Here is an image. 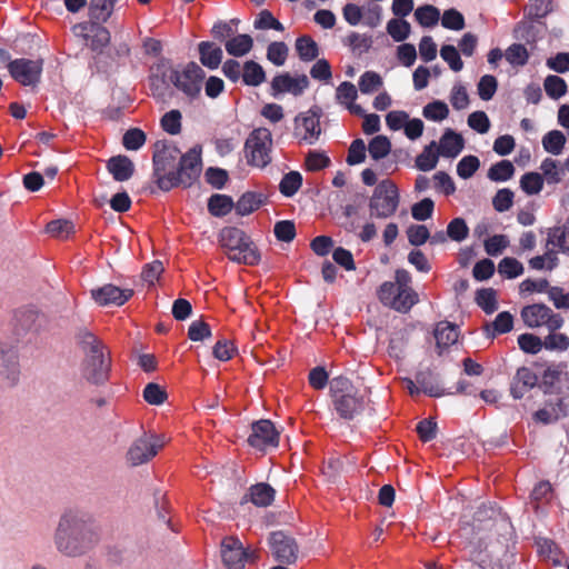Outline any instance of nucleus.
Listing matches in <instances>:
<instances>
[{
	"label": "nucleus",
	"instance_id": "nucleus-39",
	"mask_svg": "<svg viewBox=\"0 0 569 569\" xmlns=\"http://www.w3.org/2000/svg\"><path fill=\"white\" fill-rule=\"evenodd\" d=\"M274 498V490L267 483H258L250 488V500L258 507L269 506Z\"/></svg>",
	"mask_w": 569,
	"mask_h": 569
},
{
	"label": "nucleus",
	"instance_id": "nucleus-44",
	"mask_svg": "<svg viewBox=\"0 0 569 569\" xmlns=\"http://www.w3.org/2000/svg\"><path fill=\"white\" fill-rule=\"evenodd\" d=\"M476 302L487 315H492L498 309L497 293L491 288L478 290Z\"/></svg>",
	"mask_w": 569,
	"mask_h": 569
},
{
	"label": "nucleus",
	"instance_id": "nucleus-2",
	"mask_svg": "<svg viewBox=\"0 0 569 569\" xmlns=\"http://www.w3.org/2000/svg\"><path fill=\"white\" fill-rule=\"evenodd\" d=\"M77 342L83 353L81 375L90 383L102 385L109 378L111 358L108 348L94 333L79 329Z\"/></svg>",
	"mask_w": 569,
	"mask_h": 569
},
{
	"label": "nucleus",
	"instance_id": "nucleus-1",
	"mask_svg": "<svg viewBox=\"0 0 569 569\" xmlns=\"http://www.w3.org/2000/svg\"><path fill=\"white\" fill-rule=\"evenodd\" d=\"M98 535L87 513L78 509L64 510L53 531L56 550L68 558H79L98 543Z\"/></svg>",
	"mask_w": 569,
	"mask_h": 569
},
{
	"label": "nucleus",
	"instance_id": "nucleus-64",
	"mask_svg": "<svg viewBox=\"0 0 569 569\" xmlns=\"http://www.w3.org/2000/svg\"><path fill=\"white\" fill-rule=\"evenodd\" d=\"M547 350L566 351L569 348V337L565 333L550 331L543 340Z\"/></svg>",
	"mask_w": 569,
	"mask_h": 569
},
{
	"label": "nucleus",
	"instance_id": "nucleus-23",
	"mask_svg": "<svg viewBox=\"0 0 569 569\" xmlns=\"http://www.w3.org/2000/svg\"><path fill=\"white\" fill-rule=\"evenodd\" d=\"M199 59L202 66L210 70L217 69L223 58L222 49L211 41H202L198 44Z\"/></svg>",
	"mask_w": 569,
	"mask_h": 569
},
{
	"label": "nucleus",
	"instance_id": "nucleus-41",
	"mask_svg": "<svg viewBox=\"0 0 569 569\" xmlns=\"http://www.w3.org/2000/svg\"><path fill=\"white\" fill-rule=\"evenodd\" d=\"M415 18L420 26L431 28L438 23L440 11L431 4H425L416 9Z\"/></svg>",
	"mask_w": 569,
	"mask_h": 569
},
{
	"label": "nucleus",
	"instance_id": "nucleus-4",
	"mask_svg": "<svg viewBox=\"0 0 569 569\" xmlns=\"http://www.w3.org/2000/svg\"><path fill=\"white\" fill-rule=\"evenodd\" d=\"M219 240L231 261L248 266H254L260 261L256 244L243 230L234 227L224 228Z\"/></svg>",
	"mask_w": 569,
	"mask_h": 569
},
{
	"label": "nucleus",
	"instance_id": "nucleus-18",
	"mask_svg": "<svg viewBox=\"0 0 569 569\" xmlns=\"http://www.w3.org/2000/svg\"><path fill=\"white\" fill-rule=\"evenodd\" d=\"M73 33L77 37H82L86 40V44L93 50H99L107 46L110 40L109 31L99 26L98 22L79 23L73 27Z\"/></svg>",
	"mask_w": 569,
	"mask_h": 569
},
{
	"label": "nucleus",
	"instance_id": "nucleus-9",
	"mask_svg": "<svg viewBox=\"0 0 569 569\" xmlns=\"http://www.w3.org/2000/svg\"><path fill=\"white\" fill-rule=\"evenodd\" d=\"M272 142V134L269 129H254L244 143L247 163L259 169L266 168L271 162Z\"/></svg>",
	"mask_w": 569,
	"mask_h": 569
},
{
	"label": "nucleus",
	"instance_id": "nucleus-60",
	"mask_svg": "<svg viewBox=\"0 0 569 569\" xmlns=\"http://www.w3.org/2000/svg\"><path fill=\"white\" fill-rule=\"evenodd\" d=\"M518 345L523 352L531 355L540 352L545 347L543 341L539 337L531 333L520 335L518 337Z\"/></svg>",
	"mask_w": 569,
	"mask_h": 569
},
{
	"label": "nucleus",
	"instance_id": "nucleus-58",
	"mask_svg": "<svg viewBox=\"0 0 569 569\" xmlns=\"http://www.w3.org/2000/svg\"><path fill=\"white\" fill-rule=\"evenodd\" d=\"M345 43L350 47L353 52H366L371 48L372 39L370 36L351 32L347 36Z\"/></svg>",
	"mask_w": 569,
	"mask_h": 569
},
{
	"label": "nucleus",
	"instance_id": "nucleus-8",
	"mask_svg": "<svg viewBox=\"0 0 569 569\" xmlns=\"http://www.w3.org/2000/svg\"><path fill=\"white\" fill-rule=\"evenodd\" d=\"M206 73L196 62H189L182 68L169 70V81L190 101L200 97Z\"/></svg>",
	"mask_w": 569,
	"mask_h": 569
},
{
	"label": "nucleus",
	"instance_id": "nucleus-53",
	"mask_svg": "<svg viewBox=\"0 0 569 569\" xmlns=\"http://www.w3.org/2000/svg\"><path fill=\"white\" fill-rule=\"evenodd\" d=\"M422 114L428 120L442 121L448 117L449 108L443 101L436 100L423 107Z\"/></svg>",
	"mask_w": 569,
	"mask_h": 569
},
{
	"label": "nucleus",
	"instance_id": "nucleus-21",
	"mask_svg": "<svg viewBox=\"0 0 569 569\" xmlns=\"http://www.w3.org/2000/svg\"><path fill=\"white\" fill-rule=\"evenodd\" d=\"M358 98V91L353 83L349 81L341 82L336 90L337 102L343 106L350 113L363 116V109L355 101Z\"/></svg>",
	"mask_w": 569,
	"mask_h": 569
},
{
	"label": "nucleus",
	"instance_id": "nucleus-46",
	"mask_svg": "<svg viewBox=\"0 0 569 569\" xmlns=\"http://www.w3.org/2000/svg\"><path fill=\"white\" fill-rule=\"evenodd\" d=\"M391 150L390 140L386 136H376L368 144L369 156L373 160H380L389 154Z\"/></svg>",
	"mask_w": 569,
	"mask_h": 569
},
{
	"label": "nucleus",
	"instance_id": "nucleus-59",
	"mask_svg": "<svg viewBox=\"0 0 569 569\" xmlns=\"http://www.w3.org/2000/svg\"><path fill=\"white\" fill-rule=\"evenodd\" d=\"M559 263V259L555 251H548L542 256H536L529 260V266L535 270H552Z\"/></svg>",
	"mask_w": 569,
	"mask_h": 569
},
{
	"label": "nucleus",
	"instance_id": "nucleus-42",
	"mask_svg": "<svg viewBox=\"0 0 569 569\" xmlns=\"http://www.w3.org/2000/svg\"><path fill=\"white\" fill-rule=\"evenodd\" d=\"M383 84L382 78L375 71L363 72L358 81V87L361 93L370 94L379 90Z\"/></svg>",
	"mask_w": 569,
	"mask_h": 569
},
{
	"label": "nucleus",
	"instance_id": "nucleus-56",
	"mask_svg": "<svg viewBox=\"0 0 569 569\" xmlns=\"http://www.w3.org/2000/svg\"><path fill=\"white\" fill-rule=\"evenodd\" d=\"M506 59L512 66H525L529 59V52L523 44L513 43L506 50Z\"/></svg>",
	"mask_w": 569,
	"mask_h": 569
},
{
	"label": "nucleus",
	"instance_id": "nucleus-20",
	"mask_svg": "<svg viewBox=\"0 0 569 569\" xmlns=\"http://www.w3.org/2000/svg\"><path fill=\"white\" fill-rule=\"evenodd\" d=\"M538 376L528 367L517 369L510 386V393L513 399H521L523 396L536 387Z\"/></svg>",
	"mask_w": 569,
	"mask_h": 569
},
{
	"label": "nucleus",
	"instance_id": "nucleus-57",
	"mask_svg": "<svg viewBox=\"0 0 569 569\" xmlns=\"http://www.w3.org/2000/svg\"><path fill=\"white\" fill-rule=\"evenodd\" d=\"M498 88L497 79L491 74H485L480 78L477 90L481 100L489 101L495 96Z\"/></svg>",
	"mask_w": 569,
	"mask_h": 569
},
{
	"label": "nucleus",
	"instance_id": "nucleus-15",
	"mask_svg": "<svg viewBox=\"0 0 569 569\" xmlns=\"http://www.w3.org/2000/svg\"><path fill=\"white\" fill-rule=\"evenodd\" d=\"M269 543L277 561L290 565L297 560L298 546L291 537L281 531L272 532Z\"/></svg>",
	"mask_w": 569,
	"mask_h": 569
},
{
	"label": "nucleus",
	"instance_id": "nucleus-28",
	"mask_svg": "<svg viewBox=\"0 0 569 569\" xmlns=\"http://www.w3.org/2000/svg\"><path fill=\"white\" fill-rule=\"evenodd\" d=\"M513 328V317L508 311H502L497 315L491 323H486L483 331L488 338H493L497 335H503L511 331Z\"/></svg>",
	"mask_w": 569,
	"mask_h": 569
},
{
	"label": "nucleus",
	"instance_id": "nucleus-24",
	"mask_svg": "<svg viewBox=\"0 0 569 569\" xmlns=\"http://www.w3.org/2000/svg\"><path fill=\"white\" fill-rule=\"evenodd\" d=\"M107 169L116 181H127L132 177L134 166L128 157L116 156L108 160Z\"/></svg>",
	"mask_w": 569,
	"mask_h": 569
},
{
	"label": "nucleus",
	"instance_id": "nucleus-36",
	"mask_svg": "<svg viewBox=\"0 0 569 569\" xmlns=\"http://www.w3.org/2000/svg\"><path fill=\"white\" fill-rule=\"evenodd\" d=\"M458 337V328L449 322H440L436 327L435 338L438 347H449L457 342Z\"/></svg>",
	"mask_w": 569,
	"mask_h": 569
},
{
	"label": "nucleus",
	"instance_id": "nucleus-52",
	"mask_svg": "<svg viewBox=\"0 0 569 569\" xmlns=\"http://www.w3.org/2000/svg\"><path fill=\"white\" fill-rule=\"evenodd\" d=\"M288 52L289 49L284 42L274 41L271 42L267 48V59L272 64L280 67L284 64L288 57Z\"/></svg>",
	"mask_w": 569,
	"mask_h": 569
},
{
	"label": "nucleus",
	"instance_id": "nucleus-17",
	"mask_svg": "<svg viewBox=\"0 0 569 569\" xmlns=\"http://www.w3.org/2000/svg\"><path fill=\"white\" fill-rule=\"evenodd\" d=\"M180 181L183 187H190L200 176L201 172V150L197 148L190 149L180 158L178 168Z\"/></svg>",
	"mask_w": 569,
	"mask_h": 569
},
{
	"label": "nucleus",
	"instance_id": "nucleus-54",
	"mask_svg": "<svg viewBox=\"0 0 569 569\" xmlns=\"http://www.w3.org/2000/svg\"><path fill=\"white\" fill-rule=\"evenodd\" d=\"M510 241L506 234H495L485 240V251L488 256H500L509 246Z\"/></svg>",
	"mask_w": 569,
	"mask_h": 569
},
{
	"label": "nucleus",
	"instance_id": "nucleus-47",
	"mask_svg": "<svg viewBox=\"0 0 569 569\" xmlns=\"http://www.w3.org/2000/svg\"><path fill=\"white\" fill-rule=\"evenodd\" d=\"M410 31L409 22L403 19H391L387 23V32L396 42L405 41Z\"/></svg>",
	"mask_w": 569,
	"mask_h": 569
},
{
	"label": "nucleus",
	"instance_id": "nucleus-61",
	"mask_svg": "<svg viewBox=\"0 0 569 569\" xmlns=\"http://www.w3.org/2000/svg\"><path fill=\"white\" fill-rule=\"evenodd\" d=\"M181 112L170 110L161 118V127L169 134H178L181 131Z\"/></svg>",
	"mask_w": 569,
	"mask_h": 569
},
{
	"label": "nucleus",
	"instance_id": "nucleus-48",
	"mask_svg": "<svg viewBox=\"0 0 569 569\" xmlns=\"http://www.w3.org/2000/svg\"><path fill=\"white\" fill-rule=\"evenodd\" d=\"M543 187V178L538 172H527L520 179V188L526 194H538Z\"/></svg>",
	"mask_w": 569,
	"mask_h": 569
},
{
	"label": "nucleus",
	"instance_id": "nucleus-40",
	"mask_svg": "<svg viewBox=\"0 0 569 569\" xmlns=\"http://www.w3.org/2000/svg\"><path fill=\"white\" fill-rule=\"evenodd\" d=\"M296 50L302 61H312L319 53L317 42L308 36L299 37L296 40Z\"/></svg>",
	"mask_w": 569,
	"mask_h": 569
},
{
	"label": "nucleus",
	"instance_id": "nucleus-26",
	"mask_svg": "<svg viewBox=\"0 0 569 569\" xmlns=\"http://www.w3.org/2000/svg\"><path fill=\"white\" fill-rule=\"evenodd\" d=\"M0 360H2L1 373L10 385L17 383L20 375L18 357L13 351H6L0 341Z\"/></svg>",
	"mask_w": 569,
	"mask_h": 569
},
{
	"label": "nucleus",
	"instance_id": "nucleus-33",
	"mask_svg": "<svg viewBox=\"0 0 569 569\" xmlns=\"http://www.w3.org/2000/svg\"><path fill=\"white\" fill-rule=\"evenodd\" d=\"M263 203V196L256 192L243 193L234 204L236 212L240 216H248L258 210Z\"/></svg>",
	"mask_w": 569,
	"mask_h": 569
},
{
	"label": "nucleus",
	"instance_id": "nucleus-30",
	"mask_svg": "<svg viewBox=\"0 0 569 569\" xmlns=\"http://www.w3.org/2000/svg\"><path fill=\"white\" fill-rule=\"evenodd\" d=\"M547 243L557 248L558 251L569 254V228L555 226L548 230Z\"/></svg>",
	"mask_w": 569,
	"mask_h": 569
},
{
	"label": "nucleus",
	"instance_id": "nucleus-13",
	"mask_svg": "<svg viewBox=\"0 0 569 569\" xmlns=\"http://www.w3.org/2000/svg\"><path fill=\"white\" fill-rule=\"evenodd\" d=\"M43 62L41 59L19 58L8 64L11 77L22 86H34L39 82Z\"/></svg>",
	"mask_w": 569,
	"mask_h": 569
},
{
	"label": "nucleus",
	"instance_id": "nucleus-49",
	"mask_svg": "<svg viewBox=\"0 0 569 569\" xmlns=\"http://www.w3.org/2000/svg\"><path fill=\"white\" fill-rule=\"evenodd\" d=\"M545 91L551 99H559L567 92L566 81L559 77L550 74L543 82Z\"/></svg>",
	"mask_w": 569,
	"mask_h": 569
},
{
	"label": "nucleus",
	"instance_id": "nucleus-7",
	"mask_svg": "<svg viewBox=\"0 0 569 569\" xmlns=\"http://www.w3.org/2000/svg\"><path fill=\"white\" fill-rule=\"evenodd\" d=\"M399 203V189L395 182L387 179L376 186L368 206L371 217L388 219L397 212Z\"/></svg>",
	"mask_w": 569,
	"mask_h": 569
},
{
	"label": "nucleus",
	"instance_id": "nucleus-6",
	"mask_svg": "<svg viewBox=\"0 0 569 569\" xmlns=\"http://www.w3.org/2000/svg\"><path fill=\"white\" fill-rule=\"evenodd\" d=\"M169 442L164 433L144 431L136 438L126 452V461L131 467L150 462Z\"/></svg>",
	"mask_w": 569,
	"mask_h": 569
},
{
	"label": "nucleus",
	"instance_id": "nucleus-62",
	"mask_svg": "<svg viewBox=\"0 0 569 569\" xmlns=\"http://www.w3.org/2000/svg\"><path fill=\"white\" fill-rule=\"evenodd\" d=\"M441 24L449 30L459 31L465 28V18L456 9H448L441 16Z\"/></svg>",
	"mask_w": 569,
	"mask_h": 569
},
{
	"label": "nucleus",
	"instance_id": "nucleus-63",
	"mask_svg": "<svg viewBox=\"0 0 569 569\" xmlns=\"http://www.w3.org/2000/svg\"><path fill=\"white\" fill-rule=\"evenodd\" d=\"M407 237L410 244L420 247L428 241L430 232L425 224H411L407 229Z\"/></svg>",
	"mask_w": 569,
	"mask_h": 569
},
{
	"label": "nucleus",
	"instance_id": "nucleus-16",
	"mask_svg": "<svg viewBox=\"0 0 569 569\" xmlns=\"http://www.w3.org/2000/svg\"><path fill=\"white\" fill-rule=\"evenodd\" d=\"M133 295L132 289H121L113 284H104L100 288L91 290V298L99 306H122Z\"/></svg>",
	"mask_w": 569,
	"mask_h": 569
},
{
	"label": "nucleus",
	"instance_id": "nucleus-27",
	"mask_svg": "<svg viewBox=\"0 0 569 569\" xmlns=\"http://www.w3.org/2000/svg\"><path fill=\"white\" fill-rule=\"evenodd\" d=\"M566 368V363L560 362L551 363L545 369L541 376V382L545 388V392H552L558 388L562 377L567 375Z\"/></svg>",
	"mask_w": 569,
	"mask_h": 569
},
{
	"label": "nucleus",
	"instance_id": "nucleus-5",
	"mask_svg": "<svg viewBox=\"0 0 569 569\" xmlns=\"http://www.w3.org/2000/svg\"><path fill=\"white\" fill-rule=\"evenodd\" d=\"M330 392L335 409L342 419H353L365 409V396L347 378H333L330 381Z\"/></svg>",
	"mask_w": 569,
	"mask_h": 569
},
{
	"label": "nucleus",
	"instance_id": "nucleus-22",
	"mask_svg": "<svg viewBox=\"0 0 569 569\" xmlns=\"http://www.w3.org/2000/svg\"><path fill=\"white\" fill-rule=\"evenodd\" d=\"M463 147L462 136L451 129H447L440 138L437 149L440 156L453 159L462 151Z\"/></svg>",
	"mask_w": 569,
	"mask_h": 569
},
{
	"label": "nucleus",
	"instance_id": "nucleus-37",
	"mask_svg": "<svg viewBox=\"0 0 569 569\" xmlns=\"http://www.w3.org/2000/svg\"><path fill=\"white\" fill-rule=\"evenodd\" d=\"M540 170L543 181L548 184H558L562 181L565 172L557 160L546 158L540 164Z\"/></svg>",
	"mask_w": 569,
	"mask_h": 569
},
{
	"label": "nucleus",
	"instance_id": "nucleus-35",
	"mask_svg": "<svg viewBox=\"0 0 569 569\" xmlns=\"http://www.w3.org/2000/svg\"><path fill=\"white\" fill-rule=\"evenodd\" d=\"M439 152L436 141L426 146L422 152L416 158V167L421 171H430L438 163Z\"/></svg>",
	"mask_w": 569,
	"mask_h": 569
},
{
	"label": "nucleus",
	"instance_id": "nucleus-25",
	"mask_svg": "<svg viewBox=\"0 0 569 569\" xmlns=\"http://www.w3.org/2000/svg\"><path fill=\"white\" fill-rule=\"evenodd\" d=\"M224 48L229 56L240 58L252 50L253 39L246 33L236 34L224 41Z\"/></svg>",
	"mask_w": 569,
	"mask_h": 569
},
{
	"label": "nucleus",
	"instance_id": "nucleus-11",
	"mask_svg": "<svg viewBox=\"0 0 569 569\" xmlns=\"http://www.w3.org/2000/svg\"><path fill=\"white\" fill-rule=\"evenodd\" d=\"M521 318L529 328L547 327L549 331H557L563 326V318L555 313L546 305L535 303L521 310Z\"/></svg>",
	"mask_w": 569,
	"mask_h": 569
},
{
	"label": "nucleus",
	"instance_id": "nucleus-29",
	"mask_svg": "<svg viewBox=\"0 0 569 569\" xmlns=\"http://www.w3.org/2000/svg\"><path fill=\"white\" fill-rule=\"evenodd\" d=\"M171 68L164 64H158L152 69L151 74L149 77L150 90L153 92L154 97L162 96L163 92L167 91L169 84V70Z\"/></svg>",
	"mask_w": 569,
	"mask_h": 569
},
{
	"label": "nucleus",
	"instance_id": "nucleus-3",
	"mask_svg": "<svg viewBox=\"0 0 569 569\" xmlns=\"http://www.w3.org/2000/svg\"><path fill=\"white\" fill-rule=\"evenodd\" d=\"M379 300L398 312L407 313L418 303V293L411 287V276L405 269H398L395 281L383 282L378 290Z\"/></svg>",
	"mask_w": 569,
	"mask_h": 569
},
{
	"label": "nucleus",
	"instance_id": "nucleus-38",
	"mask_svg": "<svg viewBox=\"0 0 569 569\" xmlns=\"http://www.w3.org/2000/svg\"><path fill=\"white\" fill-rule=\"evenodd\" d=\"M566 136L559 130H551L542 137L543 149L553 156L562 153L566 144Z\"/></svg>",
	"mask_w": 569,
	"mask_h": 569
},
{
	"label": "nucleus",
	"instance_id": "nucleus-43",
	"mask_svg": "<svg viewBox=\"0 0 569 569\" xmlns=\"http://www.w3.org/2000/svg\"><path fill=\"white\" fill-rule=\"evenodd\" d=\"M515 173V167L509 160H501L493 166L488 171V178L491 181L503 182L509 180Z\"/></svg>",
	"mask_w": 569,
	"mask_h": 569
},
{
	"label": "nucleus",
	"instance_id": "nucleus-19",
	"mask_svg": "<svg viewBox=\"0 0 569 569\" xmlns=\"http://www.w3.org/2000/svg\"><path fill=\"white\" fill-rule=\"evenodd\" d=\"M309 86L306 74L292 77L289 73L276 76L272 79L271 87L277 93L301 94Z\"/></svg>",
	"mask_w": 569,
	"mask_h": 569
},
{
	"label": "nucleus",
	"instance_id": "nucleus-14",
	"mask_svg": "<svg viewBox=\"0 0 569 569\" xmlns=\"http://www.w3.org/2000/svg\"><path fill=\"white\" fill-rule=\"evenodd\" d=\"M248 442L259 450L276 448L279 445V432L270 420L262 419L252 423Z\"/></svg>",
	"mask_w": 569,
	"mask_h": 569
},
{
	"label": "nucleus",
	"instance_id": "nucleus-51",
	"mask_svg": "<svg viewBox=\"0 0 569 569\" xmlns=\"http://www.w3.org/2000/svg\"><path fill=\"white\" fill-rule=\"evenodd\" d=\"M253 27L257 30H276V31H283L284 27L283 24L273 17V14L269 10H262L257 16Z\"/></svg>",
	"mask_w": 569,
	"mask_h": 569
},
{
	"label": "nucleus",
	"instance_id": "nucleus-32",
	"mask_svg": "<svg viewBox=\"0 0 569 569\" xmlns=\"http://www.w3.org/2000/svg\"><path fill=\"white\" fill-rule=\"evenodd\" d=\"M266 80L263 68L256 61L249 60L243 63L242 82L249 87H258Z\"/></svg>",
	"mask_w": 569,
	"mask_h": 569
},
{
	"label": "nucleus",
	"instance_id": "nucleus-12",
	"mask_svg": "<svg viewBox=\"0 0 569 569\" xmlns=\"http://www.w3.org/2000/svg\"><path fill=\"white\" fill-rule=\"evenodd\" d=\"M293 134L300 142L315 144L321 134L320 114L310 109L295 118Z\"/></svg>",
	"mask_w": 569,
	"mask_h": 569
},
{
	"label": "nucleus",
	"instance_id": "nucleus-50",
	"mask_svg": "<svg viewBox=\"0 0 569 569\" xmlns=\"http://www.w3.org/2000/svg\"><path fill=\"white\" fill-rule=\"evenodd\" d=\"M447 236L456 242L465 241L469 236V227L462 218L452 219L447 226Z\"/></svg>",
	"mask_w": 569,
	"mask_h": 569
},
{
	"label": "nucleus",
	"instance_id": "nucleus-10",
	"mask_svg": "<svg viewBox=\"0 0 569 569\" xmlns=\"http://www.w3.org/2000/svg\"><path fill=\"white\" fill-rule=\"evenodd\" d=\"M221 558L227 569H243L247 562L258 559V552L244 548L238 538L227 537L221 542Z\"/></svg>",
	"mask_w": 569,
	"mask_h": 569
},
{
	"label": "nucleus",
	"instance_id": "nucleus-45",
	"mask_svg": "<svg viewBox=\"0 0 569 569\" xmlns=\"http://www.w3.org/2000/svg\"><path fill=\"white\" fill-rule=\"evenodd\" d=\"M301 184L302 176L298 171H290L282 177L279 190L284 197H292L300 189Z\"/></svg>",
	"mask_w": 569,
	"mask_h": 569
},
{
	"label": "nucleus",
	"instance_id": "nucleus-34",
	"mask_svg": "<svg viewBox=\"0 0 569 569\" xmlns=\"http://www.w3.org/2000/svg\"><path fill=\"white\" fill-rule=\"evenodd\" d=\"M233 207L234 202L232 198L227 194L216 193L208 200V210L214 217L227 216Z\"/></svg>",
	"mask_w": 569,
	"mask_h": 569
},
{
	"label": "nucleus",
	"instance_id": "nucleus-31",
	"mask_svg": "<svg viewBox=\"0 0 569 569\" xmlns=\"http://www.w3.org/2000/svg\"><path fill=\"white\" fill-rule=\"evenodd\" d=\"M117 1L118 0H90V18L98 23L106 22L112 14Z\"/></svg>",
	"mask_w": 569,
	"mask_h": 569
},
{
	"label": "nucleus",
	"instance_id": "nucleus-55",
	"mask_svg": "<svg viewBox=\"0 0 569 569\" xmlns=\"http://www.w3.org/2000/svg\"><path fill=\"white\" fill-rule=\"evenodd\" d=\"M498 271L508 279H515L523 273V266L516 258L506 257L499 262Z\"/></svg>",
	"mask_w": 569,
	"mask_h": 569
}]
</instances>
